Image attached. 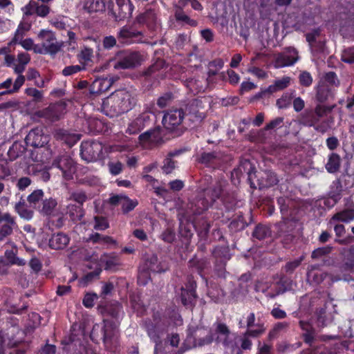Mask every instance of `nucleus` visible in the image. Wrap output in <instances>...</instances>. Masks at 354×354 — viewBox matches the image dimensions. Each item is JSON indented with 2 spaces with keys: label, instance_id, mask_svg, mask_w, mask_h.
I'll return each instance as SVG.
<instances>
[{
  "label": "nucleus",
  "instance_id": "1",
  "mask_svg": "<svg viewBox=\"0 0 354 354\" xmlns=\"http://www.w3.org/2000/svg\"><path fill=\"white\" fill-rule=\"evenodd\" d=\"M204 181L210 183L204 187L198 193L194 202L192 203L191 209L194 216L193 226L201 239L207 238L211 223L206 216L203 214L213 206L216 200L220 199L225 209H232L236 203L233 197H224V185L221 181L212 182V176H208L204 178Z\"/></svg>",
  "mask_w": 354,
  "mask_h": 354
},
{
  "label": "nucleus",
  "instance_id": "2",
  "mask_svg": "<svg viewBox=\"0 0 354 354\" xmlns=\"http://www.w3.org/2000/svg\"><path fill=\"white\" fill-rule=\"evenodd\" d=\"M101 313L104 316L102 323L93 326L90 338L95 344L102 341L106 351L116 353L120 348V342L115 332L120 324V314L123 313L122 306L117 301L107 304L101 308Z\"/></svg>",
  "mask_w": 354,
  "mask_h": 354
},
{
  "label": "nucleus",
  "instance_id": "3",
  "mask_svg": "<svg viewBox=\"0 0 354 354\" xmlns=\"http://www.w3.org/2000/svg\"><path fill=\"white\" fill-rule=\"evenodd\" d=\"M214 341L219 344L221 340L218 336L214 337V333L211 331L205 335V329L203 327L189 326L187 329L186 339L178 352L183 354L192 348L211 344Z\"/></svg>",
  "mask_w": 354,
  "mask_h": 354
},
{
  "label": "nucleus",
  "instance_id": "4",
  "mask_svg": "<svg viewBox=\"0 0 354 354\" xmlns=\"http://www.w3.org/2000/svg\"><path fill=\"white\" fill-rule=\"evenodd\" d=\"M183 109L175 108L169 109L166 111L162 118V124L165 129L171 135L172 138L181 136L187 129L185 127Z\"/></svg>",
  "mask_w": 354,
  "mask_h": 354
},
{
  "label": "nucleus",
  "instance_id": "5",
  "mask_svg": "<svg viewBox=\"0 0 354 354\" xmlns=\"http://www.w3.org/2000/svg\"><path fill=\"white\" fill-rule=\"evenodd\" d=\"M37 37L41 40V44L35 45V53L55 55L63 46L62 42L57 41L55 34L51 30L43 29L39 32Z\"/></svg>",
  "mask_w": 354,
  "mask_h": 354
},
{
  "label": "nucleus",
  "instance_id": "6",
  "mask_svg": "<svg viewBox=\"0 0 354 354\" xmlns=\"http://www.w3.org/2000/svg\"><path fill=\"white\" fill-rule=\"evenodd\" d=\"M108 103H111V107L115 112L121 114L132 109L135 104V100L129 92L120 90L111 94L108 99Z\"/></svg>",
  "mask_w": 354,
  "mask_h": 354
},
{
  "label": "nucleus",
  "instance_id": "7",
  "mask_svg": "<svg viewBox=\"0 0 354 354\" xmlns=\"http://www.w3.org/2000/svg\"><path fill=\"white\" fill-rule=\"evenodd\" d=\"M202 100L198 98L187 99L181 102L180 109H183L185 119H187L191 124H199L204 119L205 115L199 111L202 108Z\"/></svg>",
  "mask_w": 354,
  "mask_h": 354
},
{
  "label": "nucleus",
  "instance_id": "8",
  "mask_svg": "<svg viewBox=\"0 0 354 354\" xmlns=\"http://www.w3.org/2000/svg\"><path fill=\"white\" fill-rule=\"evenodd\" d=\"M144 328L150 339L156 344V346L162 342V337L167 333V326L160 317L156 315L153 319H147L144 321Z\"/></svg>",
  "mask_w": 354,
  "mask_h": 354
},
{
  "label": "nucleus",
  "instance_id": "9",
  "mask_svg": "<svg viewBox=\"0 0 354 354\" xmlns=\"http://www.w3.org/2000/svg\"><path fill=\"white\" fill-rule=\"evenodd\" d=\"M116 8L112 1L107 6L108 15L115 21H123L131 17L134 6L131 0H116Z\"/></svg>",
  "mask_w": 354,
  "mask_h": 354
},
{
  "label": "nucleus",
  "instance_id": "10",
  "mask_svg": "<svg viewBox=\"0 0 354 354\" xmlns=\"http://www.w3.org/2000/svg\"><path fill=\"white\" fill-rule=\"evenodd\" d=\"M15 328L11 327L0 331V354H24V350L17 348L18 341L12 336Z\"/></svg>",
  "mask_w": 354,
  "mask_h": 354
},
{
  "label": "nucleus",
  "instance_id": "11",
  "mask_svg": "<svg viewBox=\"0 0 354 354\" xmlns=\"http://www.w3.org/2000/svg\"><path fill=\"white\" fill-rule=\"evenodd\" d=\"M102 151V144L98 141H83L80 145L81 158L87 162L100 159Z\"/></svg>",
  "mask_w": 354,
  "mask_h": 354
},
{
  "label": "nucleus",
  "instance_id": "12",
  "mask_svg": "<svg viewBox=\"0 0 354 354\" xmlns=\"http://www.w3.org/2000/svg\"><path fill=\"white\" fill-rule=\"evenodd\" d=\"M254 169V167L252 165L249 160H245L241 162L240 165L231 172V180L232 183L236 185L240 183L241 178L247 176V180L250 187L255 189V184L252 180V175L255 174Z\"/></svg>",
  "mask_w": 354,
  "mask_h": 354
},
{
  "label": "nucleus",
  "instance_id": "13",
  "mask_svg": "<svg viewBox=\"0 0 354 354\" xmlns=\"http://www.w3.org/2000/svg\"><path fill=\"white\" fill-rule=\"evenodd\" d=\"M144 35L132 25H125L117 33V39L124 45L142 43Z\"/></svg>",
  "mask_w": 354,
  "mask_h": 354
},
{
  "label": "nucleus",
  "instance_id": "14",
  "mask_svg": "<svg viewBox=\"0 0 354 354\" xmlns=\"http://www.w3.org/2000/svg\"><path fill=\"white\" fill-rule=\"evenodd\" d=\"M196 288L197 283L193 277H188L185 286L180 288V297L184 306L193 308L195 306L198 298Z\"/></svg>",
  "mask_w": 354,
  "mask_h": 354
},
{
  "label": "nucleus",
  "instance_id": "15",
  "mask_svg": "<svg viewBox=\"0 0 354 354\" xmlns=\"http://www.w3.org/2000/svg\"><path fill=\"white\" fill-rule=\"evenodd\" d=\"M52 165L62 171L65 180H71L73 179V175L76 171V166L70 156L63 154L57 156L53 160Z\"/></svg>",
  "mask_w": 354,
  "mask_h": 354
},
{
  "label": "nucleus",
  "instance_id": "16",
  "mask_svg": "<svg viewBox=\"0 0 354 354\" xmlns=\"http://www.w3.org/2000/svg\"><path fill=\"white\" fill-rule=\"evenodd\" d=\"M143 61V55L140 52H125L115 62L114 67L116 69L134 68L140 66Z\"/></svg>",
  "mask_w": 354,
  "mask_h": 354
},
{
  "label": "nucleus",
  "instance_id": "17",
  "mask_svg": "<svg viewBox=\"0 0 354 354\" xmlns=\"http://www.w3.org/2000/svg\"><path fill=\"white\" fill-rule=\"evenodd\" d=\"M156 116L151 111H145L140 114L128 127L127 132L130 135L137 134L145 127L152 124Z\"/></svg>",
  "mask_w": 354,
  "mask_h": 354
},
{
  "label": "nucleus",
  "instance_id": "18",
  "mask_svg": "<svg viewBox=\"0 0 354 354\" xmlns=\"http://www.w3.org/2000/svg\"><path fill=\"white\" fill-rule=\"evenodd\" d=\"M255 314L251 312L246 318L247 330L245 332V335L252 338L261 336L266 330L265 324L260 318H258L257 322H255Z\"/></svg>",
  "mask_w": 354,
  "mask_h": 354
},
{
  "label": "nucleus",
  "instance_id": "19",
  "mask_svg": "<svg viewBox=\"0 0 354 354\" xmlns=\"http://www.w3.org/2000/svg\"><path fill=\"white\" fill-rule=\"evenodd\" d=\"M196 160L198 163L203 165L207 168L215 169L221 165L222 156L219 151H203L196 156Z\"/></svg>",
  "mask_w": 354,
  "mask_h": 354
},
{
  "label": "nucleus",
  "instance_id": "20",
  "mask_svg": "<svg viewBox=\"0 0 354 354\" xmlns=\"http://www.w3.org/2000/svg\"><path fill=\"white\" fill-rule=\"evenodd\" d=\"M17 227L15 218L10 213H3L0 209V241L13 233L15 227Z\"/></svg>",
  "mask_w": 354,
  "mask_h": 354
},
{
  "label": "nucleus",
  "instance_id": "21",
  "mask_svg": "<svg viewBox=\"0 0 354 354\" xmlns=\"http://www.w3.org/2000/svg\"><path fill=\"white\" fill-rule=\"evenodd\" d=\"M315 100L319 103H325L335 98L336 89L324 82L319 81L315 88Z\"/></svg>",
  "mask_w": 354,
  "mask_h": 354
},
{
  "label": "nucleus",
  "instance_id": "22",
  "mask_svg": "<svg viewBox=\"0 0 354 354\" xmlns=\"http://www.w3.org/2000/svg\"><path fill=\"white\" fill-rule=\"evenodd\" d=\"M297 61V52L295 48L288 47L283 53H279L275 58V65L282 68L293 65Z\"/></svg>",
  "mask_w": 354,
  "mask_h": 354
},
{
  "label": "nucleus",
  "instance_id": "23",
  "mask_svg": "<svg viewBox=\"0 0 354 354\" xmlns=\"http://www.w3.org/2000/svg\"><path fill=\"white\" fill-rule=\"evenodd\" d=\"M354 220V203L352 202L346 208L335 213L329 219L330 224L335 223H349Z\"/></svg>",
  "mask_w": 354,
  "mask_h": 354
},
{
  "label": "nucleus",
  "instance_id": "24",
  "mask_svg": "<svg viewBox=\"0 0 354 354\" xmlns=\"http://www.w3.org/2000/svg\"><path fill=\"white\" fill-rule=\"evenodd\" d=\"M277 228V235L283 237L286 241H292L295 238L293 234L295 230V224L289 218L283 219L276 225Z\"/></svg>",
  "mask_w": 354,
  "mask_h": 354
},
{
  "label": "nucleus",
  "instance_id": "25",
  "mask_svg": "<svg viewBox=\"0 0 354 354\" xmlns=\"http://www.w3.org/2000/svg\"><path fill=\"white\" fill-rule=\"evenodd\" d=\"M143 270L156 273L165 272L169 269L168 263L159 261L157 255L153 254L145 260Z\"/></svg>",
  "mask_w": 354,
  "mask_h": 354
},
{
  "label": "nucleus",
  "instance_id": "26",
  "mask_svg": "<svg viewBox=\"0 0 354 354\" xmlns=\"http://www.w3.org/2000/svg\"><path fill=\"white\" fill-rule=\"evenodd\" d=\"M136 21L138 24L146 25L149 30H154L157 21L156 14L152 9L147 10L136 17Z\"/></svg>",
  "mask_w": 354,
  "mask_h": 354
},
{
  "label": "nucleus",
  "instance_id": "27",
  "mask_svg": "<svg viewBox=\"0 0 354 354\" xmlns=\"http://www.w3.org/2000/svg\"><path fill=\"white\" fill-rule=\"evenodd\" d=\"M54 137L57 140L64 142L69 147L75 145L80 139V135L70 133L68 131L63 129L55 130Z\"/></svg>",
  "mask_w": 354,
  "mask_h": 354
},
{
  "label": "nucleus",
  "instance_id": "28",
  "mask_svg": "<svg viewBox=\"0 0 354 354\" xmlns=\"http://www.w3.org/2000/svg\"><path fill=\"white\" fill-rule=\"evenodd\" d=\"M39 212L43 216H55L58 212L57 200L52 197L42 200Z\"/></svg>",
  "mask_w": 354,
  "mask_h": 354
},
{
  "label": "nucleus",
  "instance_id": "29",
  "mask_svg": "<svg viewBox=\"0 0 354 354\" xmlns=\"http://www.w3.org/2000/svg\"><path fill=\"white\" fill-rule=\"evenodd\" d=\"M250 221H248L241 212H239L234 216L228 225V227L232 232H237L243 230L252 221L251 213H250Z\"/></svg>",
  "mask_w": 354,
  "mask_h": 354
},
{
  "label": "nucleus",
  "instance_id": "30",
  "mask_svg": "<svg viewBox=\"0 0 354 354\" xmlns=\"http://www.w3.org/2000/svg\"><path fill=\"white\" fill-rule=\"evenodd\" d=\"M70 241V238L63 232L54 234L49 239L48 245L51 249L62 250L66 247Z\"/></svg>",
  "mask_w": 354,
  "mask_h": 354
},
{
  "label": "nucleus",
  "instance_id": "31",
  "mask_svg": "<svg viewBox=\"0 0 354 354\" xmlns=\"http://www.w3.org/2000/svg\"><path fill=\"white\" fill-rule=\"evenodd\" d=\"M209 262L207 259L197 258L196 255H194L189 261L188 266L193 270H195L202 277H204V270L209 266Z\"/></svg>",
  "mask_w": 354,
  "mask_h": 354
},
{
  "label": "nucleus",
  "instance_id": "32",
  "mask_svg": "<svg viewBox=\"0 0 354 354\" xmlns=\"http://www.w3.org/2000/svg\"><path fill=\"white\" fill-rule=\"evenodd\" d=\"M41 132V129L38 128L30 130L25 138L26 145L34 147H42L44 142L41 140L43 137Z\"/></svg>",
  "mask_w": 354,
  "mask_h": 354
},
{
  "label": "nucleus",
  "instance_id": "33",
  "mask_svg": "<svg viewBox=\"0 0 354 354\" xmlns=\"http://www.w3.org/2000/svg\"><path fill=\"white\" fill-rule=\"evenodd\" d=\"M104 0H86L84 1L83 9L89 14L102 12L105 10Z\"/></svg>",
  "mask_w": 354,
  "mask_h": 354
},
{
  "label": "nucleus",
  "instance_id": "34",
  "mask_svg": "<svg viewBox=\"0 0 354 354\" xmlns=\"http://www.w3.org/2000/svg\"><path fill=\"white\" fill-rule=\"evenodd\" d=\"M299 122L304 126L313 127L319 123V121L317 118L313 109H306L299 117Z\"/></svg>",
  "mask_w": 354,
  "mask_h": 354
},
{
  "label": "nucleus",
  "instance_id": "35",
  "mask_svg": "<svg viewBox=\"0 0 354 354\" xmlns=\"http://www.w3.org/2000/svg\"><path fill=\"white\" fill-rule=\"evenodd\" d=\"M67 214L73 221H80L84 216L83 206L70 203L66 207Z\"/></svg>",
  "mask_w": 354,
  "mask_h": 354
},
{
  "label": "nucleus",
  "instance_id": "36",
  "mask_svg": "<svg viewBox=\"0 0 354 354\" xmlns=\"http://www.w3.org/2000/svg\"><path fill=\"white\" fill-rule=\"evenodd\" d=\"M291 78L288 76H283L281 79L276 80L274 84L267 88L269 94L283 91L288 88L290 84Z\"/></svg>",
  "mask_w": 354,
  "mask_h": 354
},
{
  "label": "nucleus",
  "instance_id": "37",
  "mask_svg": "<svg viewBox=\"0 0 354 354\" xmlns=\"http://www.w3.org/2000/svg\"><path fill=\"white\" fill-rule=\"evenodd\" d=\"M344 191L341 180L339 179H336L333 180L330 185L327 195L330 196L331 198H336L338 201H340L343 196Z\"/></svg>",
  "mask_w": 354,
  "mask_h": 354
},
{
  "label": "nucleus",
  "instance_id": "38",
  "mask_svg": "<svg viewBox=\"0 0 354 354\" xmlns=\"http://www.w3.org/2000/svg\"><path fill=\"white\" fill-rule=\"evenodd\" d=\"M341 165V158L339 154L332 153L329 155L327 163L326 164V169L330 174L337 172Z\"/></svg>",
  "mask_w": 354,
  "mask_h": 354
},
{
  "label": "nucleus",
  "instance_id": "39",
  "mask_svg": "<svg viewBox=\"0 0 354 354\" xmlns=\"http://www.w3.org/2000/svg\"><path fill=\"white\" fill-rule=\"evenodd\" d=\"M271 234L272 231L270 227L261 223H259L254 227L252 236L254 239L262 241L268 237L271 236Z\"/></svg>",
  "mask_w": 354,
  "mask_h": 354
},
{
  "label": "nucleus",
  "instance_id": "40",
  "mask_svg": "<svg viewBox=\"0 0 354 354\" xmlns=\"http://www.w3.org/2000/svg\"><path fill=\"white\" fill-rule=\"evenodd\" d=\"M15 210L21 218L25 220L29 221L33 217V211L27 208L25 201L23 199L15 204Z\"/></svg>",
  "mask_w": 354,
  "mask_h": 354
},
{
  "label": "nucleus",
  "instance_id": "41",
  "mask_svg": "<svg viewBox=\"0 0 354 354\" xmlns=\"http://www.w3.org/2000/svg\"><path fill=\"white\" fill-rule=\"evenodd\" d=\"M26 147L19 142H15L9 148L7 155L10 161H13L21 156L26 151Z\"/></svg>",
  "mask_w": 354,
  "mask_h": 354
},
{
  "label": "nucleus",
  "instance_id": "42",
  "mask_svg": "<svg viewBox=\"0 0 354 354\" xmlns=\"http://www.w3.org/2000/svg\"><path fill=\"white\" fill-rule=\"evenodd\" d=\"M28 174L30 175L39 176L40 179L44 182H47L50 178V174L48 169L41 168V166L36 165L28 166Z\"/></svg>",
  "mask_w": 354,
  "mask_h": 354
},
{
  "label": "nucleus",
  "instance_id": "43",
  "mask_svg": "<svg viewBox=\"0 0 354 354\" xmlns=\"http://www.w3.org/2000/svg\"><path fill=\"white\" fill-rule=\"evenodd\" d=\"M277 204L280 208L282 219L289 218L292 216L290 206L292 202L288 198L283 196L279 197L277 198Z\"/></svg>",
  "mask_w": 354,
  "mask_h": 354
},
{
  "label": "nucleus",
  "instance_id": "44",
  "mask_svg": "<svg viewBox=\"0 0 354 354\" xmlns=\"http://www.w3.org/2000/svg\"><path fill=\"white\" fill-rule=\"evenodd\" d=\"M215 327V333L214 335H217L221 339V342L223 343V345L227 344V339L229 337L230 334V330L227 326L221 322H216L214 324Z\"/></svg>",
  "mask_w": 354,
  "mask_h": 354
},
{
  "label": "nucleus",
  "instance_id": "45",
  "mask_svg": "<svg viewBox=\"0 0 354 354\" xmlns=\"http://www.w3.org/2000/svg\"><path fill=\"white\" fill-rule=\"evenodd\" d=\"M215 261H227L230 259V250L227 246H216L212 251Z\"/></svg>",
  "mask_w": 354,
  "mask_h": 354
},
{
  "label": "nucleus",
  "instance_id": "46",
  "mask_svg": "<svg viewBox=\"0 0 354 354\" xmlns=\"http://www.w3.org/2000/svg\"><path fill=\"white\" fill-rule=\"evenodd\" d=\"M315 314L317 317L316 322L318 327L324 328L331 322V320L328 317L326 314V304H324L323 307L319 308L316 311Z\"/></svg>",
  "mask_w": 354,
  "mask_h": 354
},
{
  "label": "nucleus",
  "instance_id": "47",
  "mask_svg": "<svg viewBox=\"0 0 354 354\" xmlns=\"http://www.w3.org/2000/svg\"><path fill=\"white\" fill-rule=\"evenodd\" d=\"M295 92V91H292L291 93H284L280 98L277 100V106L280 109H284L289 107L294 97Z\"/></svg>",
  "mask_w": 354,
  "mask_h": 354
},
{
  "label": "nucleus",
  "instance_id": "48",
  "mask_svg": "<svg viewBox=\"0 0 354 354\" xmlns=\"http://www.w3.org/2000/svg\"><path fill=\"white\" fill-rule=\"evenodd\" d=\"M263 178L265 182L263 186L266 187H270L276 185L279 182V179L277 174L271 170L265 171Z\"/></svg>",
  "mask_w": 354,
  "mask_h": 354
},
{
  "label": "nucleus",
  "instance_id": "49",
  "mask_svg": "<svg viewBox=\"0 0 354 354\" xmlns=\"http://www.w3.org/2000/svg\"><path fill=\"white\" fill-rule=\"evenodd\" d=\"M123 198L121 207L122 212L124 214H127L133 211L138 205V201L136 199H131L127 196H125Z\"/></svg>",
  "mask_w": 354,
  "mask_h": 354
},
{
  "label": "nucleus",
  "instance_id": "50",
  "mask_svg": "<svg viewBox=\"0 0 354 354\" xmlns=\"http://www.w3.org/2000/svg\"><path fill=\"white\" fill-rule=\"evenodd\" d=\"M163 131L164 130L160 126L151 129V142L158 145L163 144L165 142V139L163 136ZM167 139V138H166V140Z\"/></svg>",
  "mask_w": 354,
  "mask_h": 354
},
{
  "label": "nucleus",
  "instance_id": "51",
  "mask_svg": "<svg viewBox=\"0 0 354 354\" xmlns=\"http://www.w3.org/2000/svg\"><path fill=\"white\" fill-rule=\"evenodd\" d=\"M101 261L104 264V270H114L119 265L118 258L115 256L104 254Z\"/></svg>",
  "mask_w": 354,
  "mask_h": 354
},
{
  "label": "nucleus",
  "instance_id": "52",
  "mask_svg": "<svg viewBox=\"0 0 354 354\" xmlns=\"http://www.w3.org/2000/svg\"><path fill=\"white\" fill-rule=\"evenodd\" d=\"M299 324L301 328L306 330L302 335L304 342L311 346L315 340L314 330L312 328L308 329V328H305V326L308 327V325L303 321H300Z\"/></svg>",
  "mask_w": 354,
  "mask_h": 354
},
{
  "label": "nucleus",
  "instance_id": "53",
  "mask_svg": "<svg viewBox=\"0 0 354 354\" xmlns=\"http://www.w3.org/2000/svg\"><path fill=\"white\" fill-rule=\"evenodd\" d=\"M175 17L177 21H182L191 27H196L198 25L196 20L190 18L188 15H185L183 10L176 11Z\"/></svg>",
  "mask_w": 354,
  "mask_h": 354
},
{
  "label": "nucleus",
  "instance_id": "54",
  "mask_svg": "<svg viewBox=\"0 0 354 354\" xmlns=\"http://www.w3.org/2000/svg\"><path fill=\"white\" fill-rule=\"evenodd\" d=\"M69 200L76 202L77 204L83 206L88 200V196L84 191H75L70 194Z\"/></svg>",
  "mask_w": 354,
  "mask_h": 354
},
{
  "label": "nucleus",
  "instance_id": "55",
  "mask_svg": "<svg viewBox=\"0 0 354 354\" xmlns=\"http://www.w3.org/2000/svg\"><path fill=\"white\" fill-rule=\"evenodd\" d=\"M323 82L335 88L339 85V80L337 78V74L333 71L326 73L324 76Z\"/></svg>",
  "mask_w": 354,
  "mask_h": 354
},
{
  "label": "nucleus",
  "instance_id": "56",
  "mask_svg": "<svg viewBox=\"0 0 354 354\" xmlns=\"http://www.w3.org/2000/svg\"><path fill=\"white\" fill-rule=\"evenodd\" d=\"M93 53V50L92 48L85 47L81 50L80 53L77 55L80 62L85 66V64L91 60Z\"/></svg>",
  "mask_w": 354,
  "mask_h": 354
},
{
  "label": "nucleus",
  "instance_id": "57",
  "mask_svg": "<svg viewBox=\"0 0 354 354\" xmlns=\"http://www.w3.org/2000/svg\"><path fill=\"white\" fill-rule=\"evenodd\" d=\"M44 194L41 189H36L28 196L27 201L31 205L35 206L41 200H44Z\"/></svg>",
  "mask_w": 354,
  "mask_h": 354
},
{
  "label": "nucleus",
  "instance_id": "58",
  "mask_svg": "<svg viewBox=\"0 0 354 354\" xmlns=\"http://www.w3.org/2000/svg\"><path fill=\"white\" fill-rule=\"evenodd\" d=\"M332 109L333 106L317 104L315 109H313V111L315 113L318 120L320 121V119L326 115L327 113H330L332 111Z\"/></svg>",
  "mask_w": 354,
  "mask_h": 354
},
{
  "label": "nucleus",
  "instance_id": "59",
  "mask_svg": "<svg viewBox=\"0 0 354 354\" xmlns=\"http://www.w3.org/2000/svg\"><path fill=\"white\" fill-rule=\"evenodd\" d=\"M298 79L300 85L304 87L310 86L313 81L311 74L306 71L300 73Z\"/></svg>",
  "mask_w": 354,
  "mask_h": 354
},
{
  "label": "nucleus",
  "instance_id": "60",
  "mask_svg": "<svg viewBox=\"0 0 354 354\" xmlns=\"http://www.w3.org/2000/svg\"><path fill=\"white\" fill-rule=\"evenodd\" d=\"M307 279L311 284L318 285L324 281V277L320 272L310 271L307 274Z\"/></svg>",
  "mask_w": 354,
  "mask_h": 354
},
{
  "label": "nucleus",
  "instance_id": "61",
  "mask_svg": "<svg viewBox=\"0 0 354 354\" xmlns=\"http://www.w3.org/2000/svg\"><path fill=\"white\" fill-rule=\"evenodd\" d=\"M333 247L327 245L320 247L314 250L311 254L312 259H319L325 255L330 254L332 251Z\"/></svg>",
  "mask_w": 354,
  "mask_h": 354
},
{
  "label": "nucleus",
  "instance_id": "62",
  "mask_svg": "<svg viewBox=\"0 0 354 354\" xmlns=\"http://www.w3.org/2000/svg\"><path fill=\"white\" fill-rule=\"evenodd\" d=\"M88 127L90 129L91 132L95 134L100 133L102 132L104 130V124L100 120L93 119L89 120Z\"/></svg>",
  "mask_w": 354,
  "mask_h": 354
},
{
  "label": "nucleus",
  "instance_id": "63",
  "mask_svg": "<svg viewBox=\"0 0 354 354\" xmlns=\"http://www.w3.org/2000/svg\"><path fill=\"white\" fill-rule=\"evenodd\" d=\"M94 228L96 230H105L109 227L107 218L104 216H96L94 217Z\"/></svg>",
  "mask_w": 354,
  "mask_h": 354
},
{
  "label": "nucleus",
  "instance_id": "64",
  "mask_svg": "<svg viewBox=\"0 0 354 354\" xmlns=\"http://www.w3.org/2000/svg\"><path fill=\"white\" fill-rule=\"evenodd\" d=\"M342 62L348 64H354V46L344 50L342 54Z\"/></svg>",
  "mask_w": 354,
  "mask_h": 354
}]
</instances>
